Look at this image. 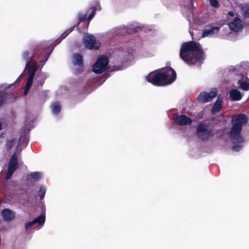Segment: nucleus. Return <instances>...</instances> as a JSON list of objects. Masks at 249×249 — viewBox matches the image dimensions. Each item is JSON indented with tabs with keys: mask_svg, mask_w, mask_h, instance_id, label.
Instances as JSON below:
<instances>
[{
	"mask_svg": "<svg viewBox=\"0 0 249 249\" xmlns=\"http://www.w3.org/2000/svg\"><path fill=\"white\" fill-rule=\"evenodd\" d=\"M179 54L181 58L189 65H200L204 59L199 43L194 41L184 43L181 46Z\"/></svg>",
	"mask_w": 249,
	"mask_h": 249,
	"instance_id": "1",
	"label": "nucleus"
},
{
	"mask_svg": "<svg viewBox=\"0 0 249 249\" xmlns=\"http://www.w3.org/2000/svg\"><path fill=\"white\" fill-rule=\"evenodd\" d=\"M176 73L171 67L162 69L160 72L153 71L147 76V81L157 86H163L170 85L176 79Z\"/></svg>",
	"mask_w": 249,
	"mask_h": 249,
	"instance_id": "2",
	"label": "nucleus"
},
{
	"mask_svg": "<svg viewBox=\"0 0 249 249\" xmlns=\"http://www.w3.org/2000/svg\"><path fill=\"white\" fill-rule=\"evenodd\" d=\"M249 121L247 115L243 113L234 114V151L238 152L243 147L244 139L241 135L242 127Z\"/></svg>",
	"mask_w": 249,
	"mask_h": 249,
	"instance_id": "3",
	"label": "nucleus"
},
{
	"mask_svg": "<svg viewBox=\"0 0 249 249\" xmlns=\"http://www.w3.org/2000/svg\"><path fill=\"white\" fill-rule=\"evenodd\" d=\"M37 69V65L35 61L30 60L26 63L24 72L27 71L29 76L25 86V90L24 91V94L25 95H26L28 93V92L32 85L34 75Z\"/></svg>",
	"mask_w": 249,
	"mask_h": 249,
	"instance_id": "4",
	"label": "nucleus"
},
{
	"mask_svg": "<svg viewBox=\"0 0 249 249\" xmlns=\"http://www.w3.org/2000/svg\"><path fill=\"white\" fill-rule=\"evenodd\" d=\"M236 76L238 80L237 84L238 88L244 91L249 90V78L245 71L236 72Z\"/></svg>",
	"mask_w": 249,
	"mask_h": 249,
	"instance_id": "5",
	"label": "nucleus"
},
{
	"mask_svg": "<svg viewBox=\"0 0 249 249\" xmlns=\"http://www.w3.org/2000/svg\"><path fill=\"white\" fill-rule=\"evenodd\" d=\"M108 59L106 56H100L93 67V71L96 73H101L107 69Z\"/></svg>",
	"mask_w": 249,
	"mask_h": 249,
	"instance_id": "6",
	"label": "nucleus"
},
{
	"mask_svg": "<svg viewBox=\"0 0 249 249\" xmlns=\"http://www.w3.org/2000/svg\"><path fill=\"white\" fill-rule=\"evenodd\" d=\"M83 43L85 47L89 49H98L100 46V42L97 41L95 36L92 35L85 34L83 38Z\"/></svg>",
	"mask_w": 249,
	"mask_h": 249,
	"instance_id": "7",
	"label": "nucleus"
},
{
	"mask_svg": "<svg viewBox=\"0 0 249 249\" xmlns=\"http://www.w3.org/2000/svg\"><path fill=\"white\" fill-rule=\"evenodd\" d=\"M217 93V89H213L210 92H202L199 94L197 100L201 103L209 102L216 97Z\"/></svg>",
	"mask_w": 249,
	"mask_h": 249,
	"instance_id": "8",
	"label": "nucleus"
},
{
	"mask_svg": "<svg viewBox=\"0 0 249 249\" xmlns=\"http://www.w3.org/2000/svg\"><path fill=\"white\" fill-rule=\"evenodd\" d=\"M197 133L198 137L202 140H205L211 136V132L208 130V126L202 123L198 126Z\"/></svg>",
	"mask_w": 249,
	"mask_h": 249,
	"instance_id": "9",
	"label": "nucleus"
},
{
	"mask_svg": "<svg viewBox=\"0 0 249 249\" xmlns=\"http://www.w3.org/2000/svg\"><path fill=\"white\" fill-rule=\"evenodd\" d=\"M17 156L16 153H14L9 163L8 172L6 177V179H8L11 177L17 167Z\"/></svg>",
	"mask_w": 249,
	"mask_h": 249,
	"instance_id": "10",
	"label": "nucleus"
},
{
	"mask_svg": "<svg viewBox=\"0 0 249 249\" xmlns=\"http://www.w3.org/2000/svg\"><path fill=\"white\" fill-rule=\"evenodd\" d=\"M219 31V28L213 27L212 26H207L203 31L201 37H205L209 36H212L214 34H217Z\"/></svg>",
	"mask_w": 249,
	"mask_h": 249,
	"instance_id": "11",
	"label": "nucleus"
},
{
	"mask_svg": "<svg viewBox=\"0 0 249 249\" xmlns=\"http://www.w3.org/2000/svg\"><path fill=\"white\" fill-rule=\"evenodd\" d=\"M45 214H42L39 217L35 219L33 221L27 222L25 224L26 229L27 230H28L33 225H34L35 223H38L40 225L39 227L37 229V230H38V229H40L44 225V223L45 222Z\"/></svg>",
	"mask_w": 249,
	"mask_h": 249,
	"instance_id": "12",
	"label": "nucleus"
},
{
	"mask_svg": "<svg viewBox=\"0 0 249 249\" xmlns=\"http://www.w3.org/2000/svg\"><path fill=\"white\" fill-rule=\"evenodd\" d=\"M174 120L176 123L181 125L189 124L192 122L191 119L184 115L177 116L174 118Z\"/></svg>",
	"mask_w": 249,
	"mask_h": 249,
	"instance_id": "13",
	"label": "nucleus"
},
{
	"mask_svg": "<svg viewBox=\"0 0 249 249\" xmlns=\"http://www.w3.org/2000/svg\"><path fill=\"white\" fill-rule=\"evenodd\" d=\"M1 214L2 218L6 221H10L14 217V213L9 209H4L2 211Z\"/></svg>",
	"mask_w": 249,
	"mask_h": 249,
	"instance_id": "14",
	"label": "nucleus"
},
{
	"mask_svg": "<svg viewBox=\"0 0 249 249\" xmlns=\"http://www.w3.org/2000/svg\"><path fill=\"white\" fill-rule=\"evenodd\" d=\"M243 29L242 21L238 17L234 18V33L241 32Z\"/></svg>",
	"mask_w": 249,
	"mask_h": 249,
	"instance_id": "15",
	"label": "nucleus"
},
{
	"mask_svg": "<svg viewBox=\"0 0 249 249\" xmlns=\"http://www.w3.org/2000/svg\"><path fill=\"white\" fill-rule=\"evenodd\" d=\"M72 62L74 66H77L80 68L83 66V58L82 56L78 54L75 53L72 57Z\"/></svg>",
	"mask_w": 249,
	"mask_h": 249,
	"instance_id": "16",
	"label": "nucleus"
},
{
	"mask_svg": "<svg viewBox=\"0 0 249 249\" xmlns=\"http://www.w3.org/2000/svg\"><path fill=\"white\" fill-rule=\"evenodd\" d=\"M222 98L219 97H218L212 109V113L213 114H215L220 111L222 106Z\"/></svg>",
	"mask_w": 249,
	"mask_h": 249,
	"instance_id": "17",
	"label": "nucleus"
},
{
	"mask_svg": "<svg viewBox=\"0 0 249 249\" xmlns=\"http://www.w3.org/2000/svg\"><path fill=\"white\" fill-rule=\"evenodd\" d=\"M96 9L93 7L92 8V12H91V13L90 14V15L87 18V16L86 15H79L78 16V18L80 20H85V19H88L89 20H90L94 16V13H95V11Z\"/></svg>",
	"mask_w": 249,
	"mask_h": 249,
	"instance_id": "18",
	"label": "nucleus"
},
{
	"mask_svg": "<svg viewBox=\"0 0 249 249\" xmlns=\"http://www.w3.org/2000/svg\"><path fill=\"white\" fill-rule=\"evenodd\" d=\"M60 106L58 102H55L52 105V112L54 114H57L60 110Z\"/></svg>",
	"mask_w": 249,
	"mask_h": 249,
	"instance_id": "19",
	"label": "nucleus"
},
{
	"mask_svg": "<svg viewBox=\"0 0 249 249\" xmlns=\"http://www.w3.org/2000/svg\"><path fill=\"white\" fill-rule=\"evenodd\" d=\"M195 8L193 3V0H189L188 4L187 6H184L182 8V11L183 12H185L186 10H187L190 12H191L193 9Z\"/></svg>",
	"mask_w": 249,
	"mask_h": 249,
	"instance_id": "20",
	"label": "nucleus"
},
{
	"mask_svg": "<svg viewBox=\"0 0 249 249\" xmlns=\"http://www.w3.org/2000/svg\"><path fill=\"white\" fill-rule=\"evenodd\" d=\"M242 13L245 18H249V5H245L242 7Z\"/></svg>",
	"mask_w": 249,
	"mask_h": 249,
	"instance_id": "21",
	"label": "nucleus"
},
{
	"mask_svg": "<svg viewBox=\"0 0 249 249\" xmlns=\"http://www.w3.org/2000/svg\"><path fill=\"white\" fill-rule=\"evenodd\" d=\"M243 95L236 89H234V101L240 100Z\"/></svg>",
	"mask_w": 249,
	"mask_h": 249,
	"instance_id": "22",
	"label": "nucleus"
},
{
	"mask_svg": "<svg viewBox=\"0 0 249 249\" xmlns=\"http://www.w3.org/2000/svg\"><path fill=\"white\" fill-rule=\"evenodd\" d=\"M31 177L35 179V180H38L41 177V174L39 172H33L31 173L30 174Z\"/></svg>",
	"mask_w": 249,
	"mask_h": 249,
	"instance_id": "23",
	"label": "nucleus"
},
{
	"mask_svg": "<svg viewBox=\"0 0 249 249\" xmlns=\"http://www.w3.org/2000/svg\"><path fill=\"white\" fill-rule=\"evenodd\" d=\"M210 4L213 7L215 8H219V2L218 0H209Z\"/></svg>",
	"mask_w": 249,
	"mask_h": 249,
	"instance_id": "24",
	"label": "nucleus"
},
{
	"mask_svg": "<svg viewBox=\"0 0 249 249\" xmlns=\"http://www.w3.org/2000/svg\"><path fill=\"white\" fill-rule=\"evenodd\" d=\"M17 143V140L16 139H12L7 142V148L8 149H10L13 146Z\"/></svg>",
	"mask_w": 249,
	"mask_h": 249,
	"instance_id": "25",
	"label": "nucleus"
},
{
	"mask_svg": "<svg viewBox=\"0 0 249 249\" xmlns=\"http://www.w3.org/2000/svg\"><path fill=\"white\" fill-rule=\"evenodd\" d=\"M39 195L41 199H43L46 193V188L43 186H41L39 191Z\"/></svg>",
	"mask_w": 249,
	"mask_h": 249,
	"instance_id": "26",
	"label": "nucleus"
},
{
	"mask_svg": "<svg viewBox=\"0 0 249 249\" xmlns=\"http://www.w3.org/2000/svg\"><path fill=\"white\" fill-rule=\"evenodd\" d=\"M72 31V29L70 28L68 29L67 31L63 33L61 36V39L65 38L71 31Z\"/></svg>",
	"mask_w": 249,
	"mask_h": 249,
	"instance_id": "27",
	"label": "nucleus"
},
{
	"mask_svg": "<svg viewBox=\"0 0 249 249\" xmlns=\"http://www.w3.org/2000/svg\"><path fill=\"white\" fill-rule=\"evenodd\" d=\"M5 100V95L1 92H0V106L2 104Z\"/></svg>",
	"mask_w": 249,
	"mask_h": 249,
	"instance_id": "28",
	"label": "nucleus"
},
{
	"mask_svg": "<svg viewBox=\"0 0 249 249\" xmlns=\"http://www.w3.org/2000/svg\"><path fill=\"white\" fill-rule=\"evenodd\" d=\"M28 54L29 53L27 52H24L23 53V58L27 61H28L29 58L31 57V55H30L29 57H28Z\"/></svg>",
	"mask_w": 249,
	"mask_h": 249,
	"instance_id": "29",
	"label": "nucleus"
},
{
	"mask_svg": "<svg viewBox=\"0 0 249 249\" xmlns=\"http://www.w3.org/2000/svg\"><path fill=\"white\" fill-rule=\"evenodd\" d=\"M228 27L231 31L230 34H231L233 31V22H230L228 24Z\"/></svg>",
	"mask_w": 249,
	"mask_h": 249,
	"instance_id": "30",
	"label": "nucleus"
},
{
	"mask_svg": "<svg viewBox=\"0 0 249 249\" xmlns=\"http://www.w3.org/2000/svg\"><path fill=\"white\" fill-rule=\"evenodd\" d=\"M230 97L231 100H233V89H231L230 92Z\"/></svg>",
	"mask_w": 249,
	"mask_h": 249,
	"instance_id": "31",
	"label": "nucleus"
},
{
	"mask_svg": "<svg viewBox=\"0 0 249 249\" xmlns=\"http://www.w3.org/2000/svg\"><path fill=\"white\" fill-rule=\"evenodd\" d=\"M137 31H138V28H135V29H134V31H132L130 30L129 29L128 30H127V32H128V33H129V34H131V33H133V32H137Z\"/></svg>",
	"mask_w": 249,
	"mask_h": 249,
	"instance_id": "32",
	"label": "nucleus"
},
{
	"mask_svg": "<svg viewBox=\"0 0 249 249\" xmlns=\"http://www.w3.org/2000/svg\"><path fill=\"white\" fill-rule=\"evenodd\" d=\"M61 39H57L55 42H54V44L53 45V47H52V49H53V47L56 45L58 43H59L61 41Z\"/></svg>",
	"mask_w": 249,
	"mask_h": 249,
	"instance_id": "33",
	"label": "nucleus"
},
{
	"mask_svg": "<svg viewBox=\"0 0 249 249\" xmlns=\"http://www.w3.org/2000/svg\"><path fill=\"white\" fill-rule=\"evenodd\" d=\"M228 15L231 17H233V12L232 11H229L228 12Z\"/></svg>",
	"mask_w": 249,
	"mask_h": 249,
	"instance_id": "34",
	"label": "nucleus"
},
{
	"mask_svg": "<svg viewBox=\"0 0 249 249\" xmlns=\"http://www.w3.org/2000/svg\"><path fill=\"white\" fill-rule=\"evenodd\" d=\"M43 81L44 80H42V81H41L38 84V86H41L43 84Z\"/></svg>",
	"mask_w": 249,
	"mask_h": 249,
	"instance_id": "35",
	"label": "nucleus"
},
{
	"mask_svg": "<svg viewBox=\"0 0 249 249\" xmlns=\"http://www.w3.org/2000/svg\"><path fill=\"white\" fill-rule=\"evenodd\" d=\"M190 33L191 35L192 36V37L193 38L194 33L193 32H192L191 30H190Z\"/></svg>",
	"mask_w": 249,
	"mask_h": 249,
	"instance_id": "36",
	"label": "nucleus"
},
{
	"mask_svg": "<svg viewBox=\"0 0 249 249\" xmlns=\"http://www.w3.org/2000/svg\"><path fill=\"white\" fill-rule=\"evenodd\" d=\"M232 133H233V126L231 128V135L232 134Z\"/></svg>",
	"mask_w": 249,
	"mask_h": 249,
	"instance_id": "37",
	"label": "nucleus"
},
{
	"mask_svg": "<svg viewBox=\"0 0 249 249\" xmlns=\"http://www.w3.org/2000/svg\"><path fill=\"white\" fill-rule=\"evenodd\" d=\"M231 123H233V117H232L231 118Z\"/></svg>",
	"mask_w": 249,
	"mask_h": 249,
	"instance_id": "38",
	"label": "nucleus"
},
{
	"mask_svg": "<svg viewBox=\"0 0 249 249\" xmlns=\"http://www.w3.org/2000/svg\"><path fill=\"white\" fill-rule=\"evenodd\" d=\"M22 75H21L19 77H18V79H17V80H18L20 77H21Z\"/></svg>",
	"mask_w": 249,
	"mask_h": 249,
	"instance_id": "39",
	"label": "nucleus"
},
{
	"mask_svg": "<svg viewBox=\"0 0 249 249\" xmlns=\"http://www.w3.org/2000/svg\"><path fill=\"white\" fill-rule=\"evenodd\" d=\"M48 56H47V57L45 58V61H44V62H45V61H47V59H48Z\"/></svg>",
	"mask_w": 249,
	"mask_h": 249,
	"instance_id": "40",
	"label": "nucleus"
},
{
	"mask_svg": "<svg viewBox=\"0 0 249 249\" xmlns=\"http://www.w3.org/2000/svg\"><path fill=\"white\" fill-rule=\"evenodd\" d=\"M1 129V124L0 123V130Z\"/></svg>",
	"mask_w": 249,
	"mask_h": 249,
	"instance_id": "41",
	"label": "nucleus"
},
{
	"mask_svg": "<svg viewBox=\"0 0 249 249\" xmlns=\"http://www.w3.org/2000/svg\"><path fill=\"white\" fill-rule=\"evenodd\" d=\"M40 78V76H39L38 77H37L36 78H38V79H39Z\"/></svg>",
	"mask_w": 249,
	"mask_h": 249,
	"instance_id": "42",
	"label": "nucleus"
},
{
	"mask_svg": "<svg viewBox=\"0 0 249 249\" xmlns=\"http://www.w3.org/2000/svg\"><path fill=\"white\" fill-rule=\"evenodd\" d=\"M234 71H236V69L235 68H234Z\"/></svg>",
	"mask_w": 249,
	"mask_h": 249,
	"instance_id": "43",
	"label": "nucleus"
}]
</instances>
